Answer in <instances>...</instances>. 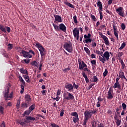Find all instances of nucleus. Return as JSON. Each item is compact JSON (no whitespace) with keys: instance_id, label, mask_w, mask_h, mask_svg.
I'll return each instance as SVG.
<instances>
[{"instance_id":"nucleus-43","label":"nucleus","mask_w":127,"mask_h":127,"mask_svg":"<svg viewBox=\"0 0 127 127\" xmlns=\"http://www.w3.org/2000/svg\"><path fill=\"white\" fill-rule=\"evenodd\" d=\"M95 53H96V54L97 55H99L100 56H102V55H103L104 53H103V52H100L98 50H96V51L95 52Z\"/></svg>"},{"instance_id":"nucleus-46","label":"nucleus","mask_w":127,"mask_h":127,"mask_svg":"<svg viewBox=\"0 0 127 127\" xmlns=\"http://www.w3.org/2000/svg\"><path fill=\"white\" fill-rule=\"evenodd\" d=\"M13 48V45L11 44H8L7 45V49L8 50H11Z\"/></svg>"},{"instance_id":"nucleus-58","label":"nucleus","mask_w":127,"mask_h":127,"mask_svg":"<svg viewBox=\"0 0 127 127\" xmlns=\"http://www.w3.org/2000/svg\"><path fill=\"white\" fill-rule=\"evenodd\" d=\"M64 114V113L63 109H62V110H61L60 113V117H63V115Z\"/></svg>"},{"instance_id":"nucleus-32","label":"nucleus","mask_w":127,"mask_h":127,"mask_svg":"<svg viewBox=\"0 0 127 127\" xmlns=\"http://www.w3.org/2000/svg\"><path fill=\"white\" fill-rule=\"evenodd\" d=\"M120 109H123V110H127V104H125V103L122 104V106H119V108Z\"/></svg>"},{"instance_id":"nucleus-2","label":"nucleus","mask_w":127,"mask_h":127,"mask_svg":"<svg viewBox=\"0 0 127 127\" xmlns=\"http://www.w3.org/2000/svg\"><path fill=\"white\" fill-rule=\"evenodd\" d=\"M10 87V85L9 83H8L7 86L5 88V90L2 92V93L4 94V98H5V101L8 100V98L11 99L12 97L13 96V92H11L10 95H8V92L9 91V88Z\"/></svg>"},{"instance_id":"nucleus-60","label":"nucleus","mask_w":127,"mask_h":127,"mask_svg":"<svg viewBox=\"0 0 127 127\" xmlns=\"http://www.w3.org/2000/svg\"><path fill=\"white\" fill-rule=\"evenodd\" d=\"M92 65H96V60H92L90 62Z\"/></svg>"},{"instance_id":"nucleus-62","label":"nucleus","mask_w":127,"mask_h":127,"mask_svg":"<svg viewBox=\"0 0 127 127\" xmlns=\"http://www.w3.org/2000/svg\"><path fill=\"white\" fill-rule=\"evenodd\" d=\"M6 31H7L8 33H9V32L11 31V29L9 28V27H6Z\"/></svg>"},{"instance_id":"nucleus-26","label":"nucleus","mask_w":127,"mask_h":127,"mask_svg":"<svg viewBox=\"0 0 127 127\" xmlns=\"http://www.w3.org/2000/svg\"><path fill=\"white\" fill-rule=\"evenodd\" d=\"M30 112H31V111L27 110L26 111H24V113H23V114H22V116L24 117H27V116H29V114H30Z\"/></svg>"},{"instance_id":"nucleus-51","label":"nucleus","mask_w":127,"mask_h":127,"mask_svg":"<svg viewBox=\"0 0 127 127\" xmlns=\"http://www.w3.org/2000/svg\"><path fill=\"white\" fill-rule=\"evenodd\" d=\"M73 20L74 21V23H78V20H76V16H73Z\"/></svg>"},{"instance_id":"nucleus-7","label":"nucleus","mask_w":127,"mask_h":127,"mask_svg":"<svg viewBox=\"0 0 127 127\" xmlns=\"http://www.w3.org/2000/svg\"><path fill=\"white\" fill-rule=\"evenodd\" d=\"M35 47L38 48L39 52H40V56H41V58H43L44 56V52H45V49L44 48V47L41 46V45L39 43H35Z\"/></svg>"},{"instance_id":"nucleus-34","label":"nucleus","mask_w":127,"mask_h":127,"mask_svg":"<svg viewBox=\"0 0 127 127\" xmlns=\"http://www.w3.org/2000/svg\"><path fill=\"white\" fill-rule=\"evenodd\" d=\"M30 62V60L24 59L23 60H22V61H21V63L22 64H29Z\"/></svg>"},{"instance_id":"nucleus-50","label":"nucleus","mask_w":127,"mask_h":127,"mask_svg":"<svg viewBox=\"0 0 127 127\" xmlns=\"http://www.w3.org/2000/svg\"><path fill=\"white\" fill-rule=\"evenodd\" d=\"M107 74H108V70H107V69H105V71L103 72V77H106Z\"/></svg>"},{"instance_id":"nucleus-1","label":"nucleus","mask_w":127,"mask_h":127,"mask_svg":"<svg viewBox=\"0 0 127 127\" xmlns=\"http://www.w3.org/2000/svg\"><path fill=\"white\" fill-rule=\"evenodd\" d=\"M96 113V110L86 111L84 112V122L83 126H86V123L92 117V115Z\"/></svg>"},{"instance_id":"nucleus-53","label":"nucleus","mask_w":127,"mask_h":127,"mask_svg":"<svg viewBox=\"0 0 127 127\" xmlns=\"http://www.w3.org/2000/svg\"><path fill=\"white\" fill-rule=\"evenodd\" d=\"M120 27L122 28V30H125V27H126L125 24H124V23H122V25L121 26H120Z\"/></svg>"},{"instance_id":"nucleus-25","label":"nucleus","mask_w":127,"mask_h":127,"mask_svg":"<svg viewBox=\"0 0 127 127\" xmlns=\"http://www.w3.org/2000/svg\"><path fill=\"white\" fill-rule=\"evenodd\" d=\"M19 72H21V73L22 74L28 75V71H27V70L23 68L19 69Z\"/></svg>"},{"instance_id":"nucleus-18","label":"nucleus","mask_w":127,"mask_h":127,"mask_svg":"<svg viewBox=\"0 0 127 127\" xmlns=\"http://www.w3.org/2000/svg\"><path fill=\"white\" fill-rule=\"evenodd\" d=\"M26 118V121H24L25 123H29L30 121H35V118H33L30 116H24Z\"/></svg>"},{"instance_id":"nucleus-3","label":"nucleus","mask_w":127,"mask_h":127,"mask_svg":"<svg viewBox=\"0 0 127 127\" xmlns=\"http://www.w3.org/2000/svg\"><path fill=\"white\" fill-rule=\"evenodd\" d=\"M52 26H54V28L55 31H62L63 32H65L67 31V29H66L65 26L64 24L61 23L60 25H57L55 24L52 23Z\"/></svg>"},{"instance_id":"nucleus-63","label":"nucleus","mask_w":127,"mask_h":127,"mask_svg":"<svg viewBox=\"0 0 127 127\" xmlns=\"http://www.w3.org/2000/svg\"><path fill=\"white\" fill-rule=\"evenodd\" d=\"M52 99L56 100V101H58L60 100V98L58 96H57L56 98H52Z\"/></svg>"},{"instance_id":"nucleus-45","label":"nucleus","mask_w":127,"mask_h":127,"mask_svg":"<svg viewBox=\"0 0 127 127\" xmlns=\"http://www.w3.org/2000/svg\"><path fill=\"white\" fill-rule=\"evenodd\" d=\"M50 127H60L59 126H58V125H57L56 124H55V123L50 124Z\"/></svg>"},{"instance_id":"nucleus-54","label":"nucleus","mask_w":127,"mask_h":127,"mask_svg":"<svg viewBox=\"0 0 127 127\" xmlns=\"http://www.w3.org/2000/svg\"><path fill=\"white\" fill-rule=\"evenodd\" d=\"M97 101L98 102H102L103 101V99L101 98V96H98L97 98Z\"/></svg>"},{"instance_id":"nucleus-41","label":"nucleus","mask_w":127,"mask_h":127,"mask_svg":"<svg viewBox=\"0 0 127 127\" xmlns=\"http://www.w3.org/2000/svg\"><path fill=\"white\" fill-rule=\"evenodd\" d=\"M35 105L33 104L32 105L30 106V107H29V110H27V111H33L34 110V109H35Z\"/></svg>"},{"instance_id":"nucleus-19","label":"nucleus","mask_w":127,"mask_h":127,"mask_svg":"<svg viewBox=\"0 0 127 127\" xmlns=\"http://www.w3.org/2000/svg\"><path fill=\"white\" fill-rule=\"evenodd\" d=\"M24 100L26 101L25 102L30 103L31 101L30 95H29V94H26V95H24Z\"/></svg>"},{"instance_id":"nucleus-57","label":"nucleus","mask_w":127,"mask_h":127,"mask_svg":"<svg viewBox=\"0 0 127 127\" xmlns=\"http://www.w3.org/2000/svg\"><path fill=\"white\" fill-rule=\"evenodd\" d=\"M96 107L97 108H100V107H101V101H97Z\"/></svg>"},{"instance_id":"nucleus-56","label":"nucleus","mask_w":127,"mask_h":127,"mask_svg":"<svg viewBox=\"0 0 127 127\" xmlns=\"http://www.w3.org/2000/svg\"><path fill=\"white\" fill-rule=\"evenodd\" d=\"M123 56V52H119L117 54V57H122Z\"/></svg>"},{"instance_id":"nucleus-23","label":"nucleus","mask_w":127,"mask_h":127,"mask_svg":"<svg viewBox=\"0 0 127 127\" xmlns=\"http://www.w3.org/2000/svg\"><path fill=\"white\" fill-rule=\"evenodd\" d=\"M17 123H18L20 125L22 126V127H27V124H26L27 123L25 122H23L20 120H18V121H17Z\"/></svg>"},{"instance_id":"nucleus-5","label":"nucleus","mask_w":127,"mask_h":127,"mask_svg":"<svg viewBox=\"0 0 127 127\" xmlns=\"http://www.w3.org/2000/svg\"><path fill=\"white\" fill-rule=\"evenodd\" d=\"M63 48H64L65 51H67L68 53H73V48H71V43L70 42L64 43V45H63Z\"/></svg>"},{"instance_id":"nucleus-36","label":"nucleus","mask_w":127,"mask_h":127,"mask_svg":"<svg viewBox=\"0 0 127 127\" xmlns=\"http://www.w3.org/2000/svg\"><path fill=\"white\" fill-rule=\"evenodd\" d=\"M83 77L84 79H85V82L86 83H89V79L87 78V76H86V74H85V72H83Z\"/></svg>"},{"instance_id":"nucleus-29","label":"nucleus","mask_w":127,"mask_h":127,"mask_svg":"<svg viewBox=\"0 0 127 127\" xmlns=\"http://www.w3.org/2000/svg\"><path fill=\"white\" fill-rule=\"evenodd\" d=\"M64 4L68 6V7H69L70 8H74L73 4H70V3L68 2V1L64 2Z\"/></svg>"},{"instance_id":"nucleus-55","label":"nucleus","mask_w":127,"mask_h":127,"mask_svg":"<svg viewBox=\"0 0 127 127\" xmlns=\"http://www.w3.org/2000/svg\"><path fill=\"white\" fill-rule=\"evenodd\" d=\"M69 70H70V69L69 68V67H68V68H65V69H63L62 71H63V72L65 73V72H67V71H69Z\"/></svg>"},{"instance_id":"nucleus-10","label":"nucleus","mask_w":127,"mask_h":127,"mask_svg":"<svg viewBox=\"0 0 127 127\" xmlns=\"http://www.w3.org/2000/svg\"><path fill=\"white\" fill-rule=\"evenodd\" d=\"M116 12L119 15V16H121L122 17H124L125 16L124 15V8L120 6L118 8L116 9Z\"/></svg>"},{"instance_id":"nucleus-17","label":"nucleus","mask_w":127,"mask_h":127,"mask_svg":"<svg viewBox=\"0 0 127 127\" xmlns=\"http://www.w3.org/2000/svg\"><path fill=\"white\" fill-rule=\"evenodd\" d=\"M54 17L55 18L54 22L62 23V17L58 15H54Z\"/></svg>"},{"instance_id":"nucleus-59","label":"nucleus","mask_w":127,"mask_h":127,"mask_svg":"<svg viewBox=\"0 0 127 127\" xmlns=\"http://www.w3.org/2000/svg\"><path fill=\"white\" fill-rule=\"evenodd\" d=\"M94 85H95V83H92L91 84H90V85H89V87H87V90H90V89L92 88V86H93Z\"/></svg>"},{"instance_id":"nucleus-64","label":"nucleus","mask_w":127,"mask_h":127,"mask_svg":"<svg viewBox=\"0 0 127 127\" xmlns=\"http://www.w3.org/2000/svg\"><path fill=\"white\" fill-rule=\"evenodd\" d=\"M92 47H96V43L95 42H92V44H91Z\"/></svg>"},{"instance_id":"nucleus-33","label":"nucleus","mask_w":127,"mask_h":127,"mask_svg":"<svg viewBox=\"0 0 127 127\" xmlns=\"http://www.w3.org/2000/svg\"><path fill=\"white\" fill-rule=\"evenodd\" d=\"M91 127H96V125L95 124V123H92ZM97 127H105V126H104L103 124L101 123L100 124V125H98L97 126Z\"/></svg>"},{"instance_id":"nucleus-61","label":"nucleus","mask_w":127,"mask_h":127,"mask_svg":"<svg viewBox=\"0 0 127 127\" xmlns=\"http://www.w3.org/2000/svg\"><path fill=\"white\" fill-rule=\"evenodd\" d=\"M91 19L92 20H94V21H96V20H97V19H96V17L93 15H91Z\"/></svg>"},{"instance_id":"nucleus-15","label":"nucleus","mask_w":127,"mask_h":127,"mask_svg":"<svg viewBox=\"0 0 127 127\" xmlns=\"http://www.w3.org/2000/svg\"><path fill=\"white\" fill-rule=\"evenodd\" d=\"M21 54L22 55H23V57L24 58H28V59L31 58V55L29 54V53H28L27 52L24 50H22Z\"/></svg>"},{"instance_id":"nucleus-4","label":"nucleus","mask_w":127,"mask_h":127,"mask_svg":"<svg viewBox=\"0 0 127 127\" xmlns=\"http://www.w3.org/2000/svg\"><path fill=\"white\" fill-rule=\"evenodd\" d=\"M78 63L79 64V70H83L84 71L87 72L90 71V70L89 69H87V65H86V64H85L84 61H81V59H78Z\"/></svg>"},{"instance_id":"nucleus-52","label":"nucleus","mask_w":127,"mask_h":127,"mask_svg":"<svg viewBox=\"0 0 127 127\" xmlns=\"http://www.w3.org/2000/svg\"><path fill=\"white\" fill-rule=\"evenodd\" d=\"M19 104H20V102H19V100H17V103L16 104V107L17 108V109H19Z\"/></svg>"},{"instance_id":"nucleus-38","label":"nucleus","mask_w":127,"mask_h":127,"mask_svg":"<svg viewBox=\"0 0 127 127\" xmlns=\"http://www.w3.org/2000/svg\"><path fill=\"white\" fill-rule=\"evenodd\" d=\"M92 41V39H86L85 40H84V42L88 44V43H90Z\"/></svg>"},{"instance_id":"nucleus-24","label":"nucleus","mask_w":127,"mask_h":127,"mask_svg":"<svg viewBox=\"0 0 127 127\" xmlns=\"http://www.w3.org/2000/svg\"><path fill=\"white\" fill-rule=\"evenodd\" d=\"M113 88H118L119 90L121 89V86L120 84H119V82H116L114 83V85H113Z\"/></svg>"},{"instance_id":"nucleus-20","label":"nucleus","mask_w":127,"mask_h":127,"mask_svg":"<svg viewBox=\"0 0 127 127\" xmlns=\"http://www.w3.org/2000/svg\"><path fill=\"white\" fill-rule=\"evenodd\" d=\"M113 33L114 34V36H116V38H117V41L119 39V38H118V32L117 31V27L116 25H113Z\"/></svg>"},{"instance_id":"nucleus-22","label":"nucleus","mask_w":127,"mask_h":127,"mask_svg":"<svg viewBox=\"0 0 127 127\" xmlns=\"http://www.w3.org/2000/svg\"><path fill=\"white\" fill-rule=\"evenodd\" d=\"M117 59L118 60L120 61V64H122V69L125 68V64H124V62H123V60H122V58H120V57H117Z\"/></svg>"},{"instance_id":"nucleus-16","label":"nucleus","mask_w":127,"mask_h":127,"mask_svg":"<svg viewBox=\"0 0 127 127\" xmlns=\"http://www.w3.org/2000/svg\"><path fill=\"white\" fill-rule=\"evenodd\" d=\"M100 35H101V38H102L103 41H105V44L106 46H109V41H108V38H107L106 36L102 35V33H100Z\"/></svg>"},{"instance_id":"nucleus-39","label":"nucleus","mask_w":127,"mask_h":127,"mask_svg":"<svg viewBox=\"0 0 127 127\" xmlns=\"http://www.w3.org/2000/svg\"><path fill=\"white\" fill-rule=\"evenodd\" d=\"M84 51H85L87 55L90 56V50L86 47H84Z\"/></svg>"},{"instance_id":"nucleus-12","label":"nucleus","mask_w":127,"mask_h":127,"mask_svg":"<svg viewBox=\"0 0 127 127\" xmlns=\"http://www.w3.org/2000/svg\"><path fill=\"white\" fill-rule=\"evenodd\" d=\"M107 99L111 100L113 99V90H112V88H109V90H108V92H107Z\"/></svg>"},{"instance_id":"nucleus-6","label":"nucleus","mask_w":127,"mask_h":127,"mask_svg":"<svg viewBox=\"0 0 127 127\" xmlns=\"http://www.w3.org/2000/svg\"><path fill=\"white\" fill-rule=\"evenodd\" d=\"M101 56L102 57H98V59H99L100 61L103 64H105L106 61H108V60H109V54H108V52H105V53L102 54V56Z\"/></svg>"},{"instance_id":"nucleus-11","label":"nucleus","mask_w":127,"mask_h":127,"mask_svg":"<svg viewBox=\"0 0 127 127\" xmlns=\"http://www.w3.org/2000/svg\"><path fill=\"white\" fill-rule=\"evenodd\" d=\"M18 79H19V82H22V84H21V89H22L21 90V94H23V92L24 91V86H25V82L24 80H23L22 76H19L18 77Z\"/></svg>"},{"instance_id":"nucleus-47","label":"nucleus","mask_w":127,"mask_h":127,"mask_svg":"<svg viewBox=\"0 0 127 127\" xmlns=\"http://www.w3.org/2000/svg\"><path fill=\"white\" fill-rule=\"evenodd\" d=\"M79 121V118L78 117H73V122L74 123H76Z\"/></svg>"},{"instance_id":"nucleus-37","label":"nucleus","mask_w":127,"mask_h":127,"mask_svg":"<svg viewBox=\"0 0 127 127\" xmlns=\"http://www.w3.org/2000/svg\"><path fill=\"white\" fill-rule=\"evenodd\" d=\"M84 37V39H91V34H87V35H84V36L83 37Z\"/></svg>"},{"instance_id":"nucleus-48","label":"nucleus","mask_w":127,"mask_h":127,"mask_svg":"<svg viewBox=\"0 0 127 127\" xmlns=\"http://www.w3.org/2000/svg\"><path fill=\"white\" fill-rule=\"evenodd\" d=\"M120 114V112L119 111L116 112L115 114H114V118H118V115Z\"/></svg>"},{"instance_id":"nucleus-40","label":"nucleus","mask_w":127,"mask_h":127,"mask_svg":"<svg viewBox=\"0 0 127 127\" xmlns=\"http://www.w3.org/2000/svg\"><path fill=\"white\" fill-rule=\"evenodd\" d=\"M5 29V27H3L2 25H0V30H1L2 32L6 33Z\"/></svg>"},{"instance_id":"nucleus-8","label":"nucleus","mask_w":127,"mask_h":127,"mask_svg":"<svg viewBox=\"0 0 127 127\" xmlns=\"http://www.w3.org/2000/svg\"><path fill=\"white\" fill-rule=\"evenodd\" d=\"M63 99H64L67 101L72 100L74 99V96L68 92H65V93H63Z\"/></svg>"},{"instance_id":"nucleus-14","label":"nucleus","mask_w":127,"mask_h":127,"mask_svg":"<svg viewBox=\"0 0 127 127\" xmlns=\"http://www.w3.org/2000/svg\"><path fill=\"white\" fill-rule=\"evenodd\" d=\"M73 36L76 39V40H78L79 39V30H78V28H74V29H73Z\"/></svg>"},{"instance_id":"nucleus-31","label":"nucleus","mask_w":127,"mask_h":127,"mask_svg":"<svg viewBox=\"0 0 127 127\" xmlns=\"http://www.w3.org/2000/svg\"><path fill=\"white\" fill-rule=\"evenodd\" d=\"M114 120L117 121L116 122V124H117V127H119L120 126V123H121V120L118 119V118H114Z\"/></svg>"},{"instance_id":"nucleus-27","label":"nucleus","mask_w":127,"mask_h":127,"mask_svg":"<svg viewBox=\"0 0 127 127\" xmlns=\"http://www.w3.org/2000/svg\"><path fill=\"white\" fill-rule=\"evenodd\" d=\"M22 77H23V78H24V80H26V82H27V83L30 82V81L29 80V76L22 75Z\"/></svg>"},{"instance_id":"nucleus-42","label":"nucleus","mask_w":127,"mask_h":127,"mask_svg":"<svg viewBox=\"0 0 127 127\" xmlns=\"http://www.w3.org/2000/svg\"><path fill=\"white\" fill-rule=\"evenodd\" d=\"M127 45V44H125V43H123L122 44V45L120 46V47L119 48V50H122L125 47V46Z\"/></svg>"},{"instance_id":"nucleus-9","label":"nucleus","mask_w":127,"mask_h":127,"mask_svg":"<svg viewBox=\"0 0 127 127\" xmlns=\"http://www.w3.org/2000/svg\"><path fill=\"white\" fill-rule=\"evenodd\" d=\"M97 7H98V9L100 10H98V12L100 13V20H102V19L103 18V15L102 14V3L101 2L100 0H98V1H97Z\"/></svg>"},{"instance_id":"nucleus-44","label":"nucleus","mask_w":127,"mask_h":127,"mask_svg":"<svg viewBox=\"0 0 127 127\" xmlns=\"http://www.w3.org/2000/svg\"><path fill=\"white\" fill-rule=\"evenodd\" d=\"M73 84H72V87H74V89H78V88H79V85L75 84V83L73 82Z\"/></svg>"},{"instance_id":"nucleus-35","label":"nucleus","mask_w":127,"mask_h":127,"mask_svg":"<svg viewBox=\"0 0 127 127\" xmlns=\"http://www.w3.org/2000/svg\"><path fill=\"white\" fill-rule=\"evenodd\" d=\"M30 64L37 67H38V65H39V64L35 61H33L32 63H30Z\"/></svg>"},{"instance_id":"nucleus-21","label":"nucleus","mask_w":127,"mask_h":127,"mask_svg":"<svg viewBox=\"0 0 127 127\" xmlns=\"http://www.w3.org/2000/svg\"><path fill=\"white\" fill-rule=\"evenodd\" d=\"M30 104V102H25L23 103H22L21 104V108L25 109L28 108V107H29V105Z\"/></svg>"},{"instance_id":"nucleus-28","label":"nucleus","mask_w":127,"mask_h":127,"mask_svg":"<svg viewBox=\"0 0 127 127\" xmlns=\"http://www.w3.org/2000/svg\"><path fill=\"white\" fill-rule=\"evenodd\" d=\"M98 80V78H97V77L96 76H94V77L91 78V79L90 80V81H91V82L95 83L96 82H97Z\"/></svg>"},{"instance_id":"nucleus-30","label":"nucleus","mask_w":127,"mask_h":127,"mask_svg":"<svg viewBox=\"0 0 127 127\" xmlns=\"http://www.w3.org/2000/svg\"><path fill=\"white\" fill-rule=\"evenodd\" d=\"M3 104L2 102L0 103V113H1V114H3Z\"/></svg>"},{"instance_id":"nucleus-49","label":"nucleus","mask_w":127,"mask_h":127,"mask_svg":"<svg viewBox=\"0 0 127 127\" xmlns=\"http://www.w3.org/2000/svg\"><path fill=\"white\" fill-rule=\"evenodd\" d=\"M72 116L75 117V118H78V113H76V112H73L72 113V114H71Z\"/></svg>"},{"instance_id":"nucleus-13","label":"nucleus","mask_w":127,"mask_h":127,"mask_svg":"<svg viewBox=\"0 0 127 127\" xmlns=\"http://www.w3.org/2000/svg\"><path fill=\"white\" fill-rule=\"evenodd\" d=\"M64 88H65V89L68 90V91L69 92H73L74 88V87L71 86V84L65 83V85H64Z\"/></svg>"}]
</instances>
